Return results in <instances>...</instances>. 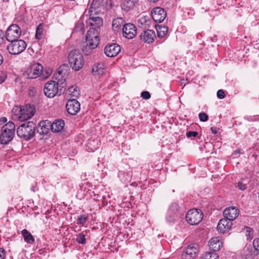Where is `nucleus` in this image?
<instances>
[{"mask_svg":"<svg viewBox=\"0 0 259 259\" xmlns=\"http://www.w3.org/2000/svg\"><path fill=\"white\" fill-rule=\"evenodd\" d=\"M35 123L29 121L21 124L17 129V135L26 140H30L35 135Z\"/></svg>","mask_w":259,"mask_h":259,"instance_id":"obj_4","label":"nucleus"},{"mask_svg":"<svg viewBox=\"0 0 259 259\" xmlns=\"http://www.w3.org/2000/svg\"><path fill=\"white\" fill-rule=\"evenodd\" d=\"M75 30L79 32L81 34H83L85 31L84 23L81 21H79L75 26Z\"/></svg>","mask_w":259,"mask_h":259,"instance_id":"obj_31","label":"nucleus"},{"mask_svg":"<svg viewBox=\"0 0 259 259\" xmlns=\"http://www.w3.org/2000/svg\"><path fill=\"white\" fill-rule=\"evenodd\" d=\"M62 74V71L60 70L58 71V75H60Z\"/></svg>","mask_w":259,"mask_h":259,"instance_id":"obj_53","label":"nucleus"},{"mask_svg":"<svg viewBox=\"0 0 259 259\" xmlns=\"http://www.w3.org/2000/svg\"><path fill=\"white\" fill-rule=\"evenodd\" d=\"M7 121V119L5 117H3L0 119V124L6 123Z\"/></svg>","mask_w":259,"mask_h":259,"instance_id":"obj_49","label":"nucleus"},{"mask_svg":"<svg viewBox=\"0 0 259 259\" xmlns=\"http://www.w3.org/2000/svg\"><path fill=\"white\" fill-rule=\"evenodd\" d=\"M35 112V107L33 105L26 104L22 106L20 121L27 120L32 117Z\"/></svg>","mask_w":259,"mask_h":259,"instance_id":"obj_13","label":"nucleus"},{"mask_svg":"<svg viewBox=\"0 0 259 259\" xmlns=\"http://www.w3.org/2000/svg\"><path fill=\"white\" fill-rule=\"evenodd\" d=\"M238 187L239 189L241 190H244L246 189V185L243 184L242 182H239L238 183Z\"/></svg>","mask_w":259,"mask_h":259,"instance_id":"obj_47","label":"nucleus"},{"mask_svg":"<svg viewBox=\"0 0 259 259\" xmlns=\"http://www.w3.org/2000/svg\"><path fill=\"white\" fill-rule=\"evenodd\" d=\"M4 42L5 39L4 33L2 30H0V47L2 46Z\"/></svg>","mask_w":259,"mask_h":259,"instance_id":"obj_48","label":"nucleus"},{"mask_svg":"<svg viewBox=\"0 0 259 259\" xmlns=\"http://www.w3.org/2000/svg\"><path fill=\"white\" fill-rule=\"evenodd\" d=\"M175 214L169 213V215L166 218L167 221L173 222L176 219Z\"/></svg>","mask_w":259,"mask_h":259,"instance_id":"obj_46","label":"nucleus"},{"mask_svg":"<svg viewBox=\"0 0 259 259\" xmlns=\"http://www.w3.org/2000/svg\"><path fill=\"white\" fill-rule=\"evenodd\" d=\"M10 41L11 43L7 47V49L11 54L18 55L26 49V44L22 39H16Z\"/></svg>","mask_w":259,"mask_h":259,"instance_id":"obj_7","label":"nucleus"},{"mask_svg":"<svg viewBox=\"0 0 259 259\" xmlns=\"http://www.w3.org/2000/svg\"><path fill=\"white\" fill-rule=\"evenodd\" d=\"M21 35L20 28L17 24L10 25L7 30L6 38L8 41L18 39Z\"/></svg>","mask_w":259,"mask_h":259,"instance_id":"obj_10","label":"nucleus"},{"mask_svg":"<svg viewBox=\"0 0 259 259\" xmlns=\"http://www.w3.org/2000/svg\"><path fill=\"white\" fill-rule=\"evenodd\" d=\"M240 153V150H237L234 151V154L237 155Z\"/></svg>","mask_w":259,"mask_h":259,"instance_id":"obj_51","label":"nucleus"},{"mask_svg":"<svg viewBox=\"0 0 259 259\" xmlns=\"http://www.w3.org/2000/svg\"><path fill=\"white\" fill-rule=\"evenodd\" d=\"M150 2H152L153 3H155V2H156L157 1H158L159 0H150Z\"/></svg>","mask_w":259,"mask_h":259,"instance_id":"obj_54","label":"nucleus"},{"mask_svg":"<svg viewBox=\"0 0 259 259\" xmlns=\"http://www.w3.org/2000/svg\"><path fill=\"white\" fill-rule=\"evenodd\" d=\"M244 232L247 240H250L253 238V230L251 228L246 227L244 229Z\"/></svg>","mask_w":259,"mask_h":259,"instance_id":"obj_32","label":"nucleus"},{"mask_svg":"<svg viewBox=\"0 0 259 259\" xmlns=\"http://www.w3.org/2000/svg\"><path fill=\"white\" fill-rule=\"evenodd\" d=\"M52 73V70L50 68H46L45 70L44 71L42 70V73H41V77L42 79H46L49 76H50V75Z\"/></svg>","mask_w":259,"mask_h":259,"instance_id":"obj_35","label":"nucleus"},{"mask_svg":"<svg viewBox=\"0 0 259 259\" xmlns=\"http://www.w3.org/2000/svg\"><path fill=\"white\" fill-rule=\"evenodd\" d=\"M16 127L14 123L9 121L6 123L2 128L0 135V143L6 145L14 138Z\"/></svg>","mask_w":259,"mask_h":259,"instance_id":"obj_3","label":"nucleus"},{"mask_svg":"<svg viewBox=\"0 0 259 259\" xmlns=\"http://www.w3.org/2000/svg\"><path fill=\"white\" fill-rule=\"evenodd\" d=\"M64 126V121L60 119L54 121L51 125V128L53 132L58 133L63 129Z\"/></svg>","mask_w":259,"mask_h":259,"instance_id":"obj_21","label":"nucleus"},{"mask_svg":"<svg viewBox=\"0 0 259 259\" xmlns=\"http://www.w3.org/2000/svg\"><path fill=\"white\" fill-rule=\"evenodd\" d=\"M199 252L198 245L195 243L189 245L182 254L183 259H194Z\"/></svg>","mask_w":259,"mask_h":259,"instance_id":"obj_9","label":"nucleus"},{"mask_svg":"<svg viewBox=\"0 0 259 259\" xmlns=\"http://www.w3.org/2000/svg\"><path fill=\"white\" fill-rule=\"evenodd\" d=\"M7 78L6 72L1 71L0 72V84L2 83Z\"/></svg>","mask_w":259,"mask_h":259,"instance_id":"obj_42","label":"nucleus"},{"mask_svg":"<svg viewBox=\"0 0 259 259\" xmlns=\"http://www.w3.org/2000/svg\"><path fill=\"white\" fill-rule=\"evenodd\" d=\"M217 97L221 99L224 98L225 97L224 91L223 90H219L217 92Z\"/></svg>","mask_w":259,"mask_h":259,"instance_id":"obj_43","label":"nucleus"},{"mask_svg":"<svg viewBox=\"0 0 259 259\" xmlns=\"http://www.w3.org/2000/svg\"><path fill=\"white\" fill-rule=\"evenodd\" d=\"M3 61V58L1 55H0V65H1Z\"/></svg>","mask_w":259,"mask_h":259,"instance_id":"obj_52","label":"nucleus"},{"mask_svg":"<svg viewBox=\"0 0 259 259\" xmlns=\"http://www.w3.org/2000/svg\"><path fill=\"white\" fill-rule=\"evenodd\" d=\"M68 60L70 67L75 71L80 70L83 66L84 60L83 56L78 51L75 49L71 51L69 53Z\"/></svg>","mask_w":259,"mask_h":259,"instance_id":"obj_5","label":"nucleus"},{"mask_svg":"<svg viewBox=\"0 0 259 259\" xmlns=\"http://www.w3.org/2000/svg\"><path fill=\"white\" fill-rule=\"evenodd\" d=\"M44 31L43 25L39 24L36 30L35 37L37 39H40L42 38Z\"/></svg>","mask_w":259,"mask_h":259,"instance_id":"obj_30","label":"nucleus"},{"mask_svg":"<svg viewBox=\"0 0 259 259\" xmlns=\"http://www.w3.org/2000/svg\"><path fill=\"white\" fill-rule=\"evenodd\" d=\"M124 24V20L122 18H117L112 21V29L115 31H118Z\"/></svg>","mask_w":259,"mask_h":259,"instance_id":"obj_24","label":"nucleus"},{"mask_svg":"<svg viewBox=\"0 0 259 259\" xmlns=\"http://www.w3.org/2000/svg\"><path fill=\"white\" fill-rule=\"evenodd\" d=\"M232 222L226 218L221 219L217 226L219 232L224 233L228 231L232 227Z\"/></svg>","mask_w":259,"mask_h":259,"instance_id":"obj_18","label":"nucleus"},{"mask_svg":"<svg viewBox=\"0 0 259 259\" xmlns=\"http://www.w3.org/2000/svg\"><path fill=\"white\" fill-rule=\"evenodd\" d=\"M123 36L127 39L134 38L137 34V28L132 23H127L122 28Z\"/></svg>","mask_w":259,"mask_h":259,"instance_id":"obj_12","label":"nucleus"},{"mask_svg":"<svg viewBox=\"0 0 259 259\" xmlns=\"http://www.w3.org/2000/svg\"><path fill=\"white\" fill-rule=\"evenodd\" d=\"M223 243L220 239L218 237L212 238L208 242V246L210 250L214 251H218L222 246Z\"/></svg>","mask_w":259,"mask_h":259,"instance_id":"obj_20","label":"nucleus"},{"mask_svg":"<svg viewBox=\"0 0 259 259\" xmlns=\"http://www.w3.org/2000/svg\"><path fill=\"white\" fill-rule=\"evenodd\" d=\"M202 259H219V256L215 252H208L203 254Z\"/></svg>","mask_w":259,"mask_h":259,"instance_id":"obj_29","label":"nucleus"},{"mask_svg":"<svg viewBox=\"0 0 259 259\" xmlns=\"http://www.w3.org/2000/svg\"><path fill=\"white\" fill-rule=\"evenodd\" d=\"M50 126H51V125H50V123L47 120L40 121L39 123V126L43 127L44 129L45 128H48Z\"/></svg>","mask_w":259,"mask_h":259,"instance_id":"obj_40","label":"nucleus"},{"mask_svg":"<svg viewBox=\"0 0 259 259\" xmlns=\"http://www.w3.org/2000/svg\"><path fill=\"white\" fill-rule=\"evenodd\" d=\"M80 104L75 99H70L68 101L66 108L68 113L71 115H76L80 110Z\"/></svg>","mask_w":259,"mask_h":259,"instance_id":"obj_14","label":"nucleus"},{"mask_svg":"<svg viewBox=\"0 0 259 259\" xmlns=\"http://www.w3.org/2000/svg\"><path fill=\"white\" fill-rule=\"evenodd\" d=\"M186 135L188 138L196 137L198 135V133L194 131H189L186 133Z\"/></svg>","mask_w":259,"mask_h":259,"instance_id":"obj_44","label":"nucleus"},{"mask_svg":"<svg viewBox=\"0 0 259 259\" xmlns=\"http://www.w3.org/2000/svg\"><path fill=\"white\" fill-rule=\"evenodd\" d=\"M43 66L39 64H34L31 66L30 72L27 75L29 78H36L41 75L42 73Z\"/></svg>","mask_w":259,"mask_h":259,"instance_id":"obj_16","label":"nucleus"},{"mask_svg":"<svg viewBox=\"0 0 259 259\" xmlns=\"http://www.w3.org/2000/svg\"><path fill=\"white\" fill-rule=\"evenodd\" d=\"M65 79L58 78V82L50 81L47 82L44 89L45 95L48 98L54 97L58 93L59 95L63 94L66 90V84Z\"/></svg>","mask_w":259,"mask_h":259,"instance_id":"obj_2","label":"nucleus"},{"mask_svg":"<svg viewBox=\"0 0 259 259\" xmlns=\"http://www.w3.org/2000/svg\"><path fill=\"white\" fill-rule=\"evenodd\" d=\"M141 97L144 99H149L151 97V95L150 93L148 91H144L141 93Z\"/></svg>","mask_w":259,"mask_h":259,"instance_id":"obj_37","label":"nucleus"},{"mask_svg":"<svg viewBox=\"0 0 259 259\" xmlns=\"http://www.w3.org/2000/svg\"><path fill=\"white\" fill-rule=\"evenodd\" d=\"M179 205L178 203L174 202L171 204L169 208V213L176 214L179 209Z\"/></svg>","mask_w":259,"mask_h":259,"instance_id":"obj_34","label":"nucleus"},{"mask_svg":"<svg viewBox=\"0 0 259 259\" xmlns=\"http://www.w3.org/2000/svg\"><path fill=\"white\" fill-rule=\"evenodd\" d=\"M108 0L93 1L88 11L89 18L87 23L96 29L100 31V28L103 25V19L99 16H95L100 13H103L106 9V4Z\"/></svg>","mask_w":259,"mask_h":259,"instance_id":"obj_1","label":"nucleus"},{"mask_svg":"<svg viewBox=\"0 0 259 259\" xmlns=\"http://www.w3.org/2000/svg\"><path fill=\"white\" fill-rule=\"evenodd\" d=\"M199 118L202 121H206L208 120L207 115L203 112H201L199 114Z\"/></svg>","mask_w":259,"mask_h":259,"instance_id":"obj_38","label":"nucleus"},{"mask_svg":"<svg viewBox=\"0 0 259 259\" xmlns=\"http://www.w3.org/2000/svg\"><path fill=\"white\" fill-rule=\"evenodd\" d=\"M135 5L134 0H124L121 4V7L122 10L125 11H129L133 9Z\"/></svg>","mask_w":259,"mask_h":259,"instance_id":"obj_25","label":"nucleus"},{"mask_svg":"<svg viewBox=\"0 0 259 259\" xmlns=\"http://www.w3.org/2000/svg\"><path fill=\"white\" fill-rule=\"evenodd\" d=\"M49 128H45L39 126L37 128V132L40 135H45L47 134Z\"/></svg>","mask_w":259,"mask_h":259,"instance_id":"obj_41","label":"nucleus"},{"mask_svg":"<svg viewBox=\"0 0 259 259\" xmlns=\"http://www.w3.org/2000/svg\"><path fill=\"white\" fill-rule=\"evenodd\" d=\"M22 106H15L12 109L13 114V119H17L20 121V116L21 115Z\"/></svg>","mask_w":259,"mask_h":259,"instance_id":"obj_28","label":"nucleus"},{"mask_svg":"<svg viewBox=\"0 0 259 259\" xmlns=\"http://www.w3.org/2000/svg\"><path fill=\"white\" fill-rule=\"evenodd\" d=\"M93 73L96 76L102 75L105 72V68L102 63L95 64L92 68Z\"/></svg>","mask_w":259,"mask_h":259,"instance_id":"obj_23","label":"nucleus"},{"mask_svg":"<svg viewBox=\"0 0 259 259\" xmlns=\"http://www.w3.org/2000/svg\"><path fill=\"white\" fill-rule=\"evenodd\" d=\"M21 234L24 238V241L29 244H33L34 242V238L31 234L26 229H23L21 231Z\"/></svg>","mask_w":259,"mask_h":259,"instance_id":"obj_26","label":"nucleus"},{"mask_svg":"<svg viewBox=\"0 0 259 259\" xmlns=\"http://www.w3.org/2000/svg\"><path fill=\"white\" fill-rule=\"evenodd\" d=\"M157 32V35L158 37L162 38L164 37L167 32L168 28L166 26L157 25L155 26Z\"/></svg>","mask_w":259,"mask_h":259,"instance_id":"obj_27","label":"nucleus"},{"mask_svg":"<svg viewBox=\"0 0 259 259\" xmlns=\"http://www.w3.org/2000/svg\"><path fill=\"white\" fill-rule=\"evenodd\" d=\"M138 23L140 27L145 29L150 27L151 20L148 16H143L139 19Z\"/></svg>","mask_w":259,"mask_h":259,"instance_id":"obj_22","label":"nucleus"},{"mask_svg":"<svg viewBox=\"0 0 259 259\" xmlns=\"http://www.w3.org/2000/svg\"><path fill=\"white\" fill-rule=\"evenodd\" d=\"M87 219V217L84 215H82L78 218L77 221L79 224L83 225L85 223Z\"/></svg>","mask_w":259,"mask_h":259,"instance_id":"obj_39","label":"nucleus"},{"mask_svg":"<svg viewBox=\"0 0 259 259\" xmlns=\"http://www.w3.org/2000/svg\"><path fill=\"white\" fill-rule=\"evenodd\" d=\"M68 92H69L70 95L72 97H76L79 95V93L76 90V88H74L73 87H70L68 89Z\"/></svg>","mask_w":259,"mask_h":259,"instance_id":"obj_36","label":"nucleus"},{"mask_svg":"<svg viewBox=\"0 0 259 259\" xmlns=\"http://www.w3.org/2000/svg\"><path fill=\"white\" fill-rule=\"evenodd\" d=\"M210 129L213 134H216L217 133V132H218V128L217 127H211Z\"/></svg>","mask_w":259,"mask_h":259,"instance_id":"obj_50","label":"nucleus"},{"mask_svg":"<svg viewBox=\"0 0 259 259\" xmlns=\"http://www.w3.org/2000/svg\"><path fill=\"white\" fill-rule=\"evenodd\" d=\"M140 36L141 40L147 44L152 43L156 38L154 31L149 29L143 31Z\"/></svg>","mask_w":259,"mask_h":259,"instance_id":"obj_15","label":"nucleus"},{"mask_svg":"<svg viewBox=\"0 0 259 259\" xmlns=\"http://www.w3.org/2000/svg\"><path fill=\"white\" fill-rule=\"evenodd\" d=\"M223 214L226 219L232 222L238 215L239 210L235 206L229 207L224 210Z\"/></svg>","mask_w":259,"mask_h":259,"instance_id":"obj_17","label":"nucleus"},{"mask_svg":"<svg viewBox=\"0 0 259 259\" xmlns=\"http://www.w3.org/2000/svg\"><path fill=\"white\" fill-rule=\"evenodd\" d=\"M120 51V46L115 44L108 45L104 49L105 54L109 57H113L117 55Z\"/></svg>","mask_w":259,"mask_h":259,"instance_id":"obj_19","label":"nucleus"},{"mask_svg":"<svg viewBox=\"0 0 259 259\" xmlns=\"http://www.w3.org/2000/svg\"><path fill=\"white\" fill-rule=\"evenodd\" d=\"M76 241L77 243L84 244L86 243L85 236L83 233H79L77 235Z\"/></svg>","mask_w":259,"mask_h":259,"instance_id":"obj_33","label":"nucleus"},{"mask_svg":"<svg viewBox=\"0 0 259 259\" xmlns=\"http://www.w3.org/2000/svg\"><path fill=\"white\" fill-rule=\"evenodd\" d=\"M203 217L202 212L198 209H192L189 210L186 215L187 222L191 225L198 224Z\"/></svg>","mask_w":259,"mask_h":259,"instance_id":"obj_8","label":"nucleus"},{"mask_svg":"<svg viewBox=\"0 0 259 259\" xmlns=\"http://www.w3.org/2000/svg\"><path fill=\"white\" fill-rule=\"evenodd\" d=\"M151 16L155 22L161 23L165 19L166 13L164 9L156 7L152 10Z\"/></svg>","mask_w":259,"mask_h":259,"instance_id":"obj_11","label":"nucleus"},{"mask_svg":"<svg viewBox=\"0 0 259 259\" xmlns=\"http://www.w3.org/2000/svg\"><path fill=\"white\" fill-rule=\"evenodd\" d=\"M253 245L255 249L259 250V238L253 240Z\"/></svg>","mask_w":259,"mask_h":259,"instance_id":"obj_45","label":"nucleus"},{"mask_svg":"<svg viewBox=\"0 0 259 259\" xmlns=\"http://www.w3.org/2000/svg\"><path fill=\"white\" fill-rule=\"evenodd\" d=\"M100 31L94 28H90L87 32L86 35V43L91 49L96 48L99 44Z\"/></svg>","mask_w":259,"mask_h":259,"instance_id":"obj_6","label":"nucleus"}]
</instances>
